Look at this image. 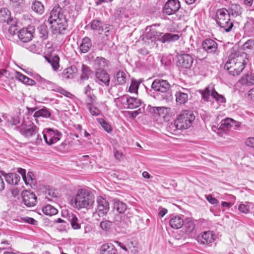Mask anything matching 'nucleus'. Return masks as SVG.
<instances>
[{
  "label": "nucleus",
  "mask_w": 254,
  "mask_h": 254,
  "mask_svg": "<svg viewBox=\"0 0 254 254\" xmlns=\"http://www.w3.org/2000/svg\"><path fill=\"white\" fill-rule=\"evenodd\" d=\"M46 60L50 63L53 69L56 70L59 67L60 58L58 56L45 57Z\"/></svg>",
  "instance_id": "36"
},
{
  "label": "nucleus",
  "mask_w": 254,
  "mask_h": 254,
  "mask_svg": "<svg viewBox=\"0 0 254 254\" xmlns=\"http://www.w3.org/2000/svg\"><path fill=\"white\" fill-rule=\"evenodd\" d=\"M12 18L11 17V12L7 8L0 9V21L6 22L7 24L12 22Z\"/></svg>",
  "instance_id": "24"
},
{
  "label": "nucleus",
  "mask_w": 254,
  "mask_h": 254,
  "mask_svg": "<svg viewBox=\"0 0 254 254\" xmlns=\"http://www.w3.org/2000/svg\"><path fill=\"white\" fill-rule=\"evenodd\" d=\"M151 89L155 91L154 97L157 100L170 101L173 98L171 86L167 80L155 79L151 84Z\"/></svg>",
  "instance_id": "4"
},
{
  "label": "nucleus",
  "mask_w": 254,
  "mask_h": 254,
  "mask_svg": "<svg viewBox=\"0 0 254 254\" xmlns=\"http://www.w3.org/2000/svg\"><path fill=\"white\" fill-rule=\"evenodd\" d=\"M166 108L163 107H155L153 108V111L155 113L160 114V112H163Z\"/></svg>",
  "instance_id": "60"
},
{
  "label": "nucleus",
  "mask_w": 254,
  "mask_h": 254,
  "mask_svg": "<svg viewBox=\"0 0 254 254\" xmlns=\"http://www.w3.org/2000/svg\"><path fill=\"white\" fill-rule=\"evenodd\" d=\"M15 74V77L23 83L31 86L36 85V81L28 77L21 72L16 71Z\"/></svg>",
  "instance_id": "27"
},
{
  "label": "nucleus",
  "mask_w": 254,
  "mask_h": 254,
  "mask_svg": "<svg viewBox=\"0 0 254 254\" xmlns=\"http://www.w3.org/2000/svg\"><path fill=\"white\" fill-rule=\"evenodd\" d=\"M181 8L179 0H168L163 7V13L167 15L175 14Z\"/></svg>",
  "instance_id": "12"
},
{
  "label": "nucleus",
  "mask_w": 254,
  "mask_h": 254,
  "mask_svg": "<svg viewBox=\"0 0 254 254\" xmlns=\"http://www.w3.org/2000/svg\"><path fill=\"white\" fill-rule=\"evenodd\" d=\"M8 25H9V27L8 28V32L9 34H10L11 35H14L16 34V32L17 30V24L16 23V21L13 20L12 19V22L10 24H7Z\"/></svg>",
  "instance_id": "50"
},
{
  "label": "nucleus",
  "mask_w": 254,
  "mask_h": 254,
  "mask_svg": "<svg viewBox=\"0 0 254 254\" xmlns=\"http://www.w3.org/2000/svg\"><path fill=\"white\" fill-rule=\"evenodd\" d=\"M102 22L98 20H94L91 22V28L94 30L109 33L111 31L110 27L107 25L105 27L102 26Z\"/></svg>",
  "instance_id": "23"
},
{
  "label": "nucleus",
  "mask_w": 254,
  "mask_h": 254,
  "mask_svg": "<svg viewBox=\"0 0 254 254\" xmlns=\"http://www.w3.org/2000/svg\"><path fill=\"white\" fill-rule=\"evenodd\" d=\"M153 32H154V28L153 26H150L147 27L145 28L144 34L142 36V40L145 42H153Z\"/></svg>",
  "instance_id": "26"
},
{
  "label": "nucleus",
  "mask_w": 254,
  "mask_h": 254,
  "mask_svg": "<svg viewBox=\"0 0 254 254\" xmlns=\"http://www.w3.org/2000/svg\"><path fill=\"white\" fill-rule=\"evenodd\" d=\"M21 196L23 203L27 207H32L36 205L37 197L33 192L25 190L22 192Z\"/></svg>",
  "instance_id": "17"
},
{
  "label": "nucleus",
  "mask_w": 254,
  "mask_h": 254,
  "mask_svg": "<svg viewBox=\"0 0 254 254\" xmlns=\"http://www.w3.org/2000/svg\"><path fill=\"white\" fill-rule=\"evenodd\" d=\"M34 29L30 26L27 28H23L18 32L19 39L23 42H28L31 40L33 37Z\"/></svg>",
  "instance_id": "18"
},
{
  "label": "nucleus",
  "mask_w": 254,
  "mask_h": 254,
  "mask_svg": "<svg viewBox=\"0 0 254 254\" xmlns=\"http://www.w3.org/2000/svg\"><path fill=\"white\" fill-rule=\"evenodd\" d=\"M51 116V112L47 108L44 107L36 111L33 115L35 120L37 122V118L39 117L49 118Z\"/></svg>",
  "instance_id": "33"
},
{
  "label": "nucleus",
  "mask_w": 254,
  "mask_h": 254,
  "mask_svg": "<svg viewBox=\"0 0 254 254\" xmlns=\"http://www.w3.org/2000/svg\"><path fill=\"white\" fill-rule=\"evenodd\" d=\"M90 113L92 116H98L100 114V110L97 108H92L91 106L89 107Z\"/></svg>",
  "instance_id": "56"
},
{
  "label": "nucleus",
  "mask_w": 254,
  "mask_h": 254,
  "mask_svg": "<svg viewBox=\"0 0 254 254\" xmlns=\"http://www.w3.org/2000/svg\"><path fill=\"white\" fill-rule=\"evenodd\" d=\"M241 123L237 122L232 119V128L234 129H237L239 127H240Z\"/></svg>",
  "instance_id": "59"
},
{
  "label": "nucleus",
  "mask_w": 254,
  "mask_h": 254,
  "mask_svg": "<svg viewBox=\"0 0 254 254\" xmlns=\"http://www.w3.org/2000/svg\"><path fill=\"white\" fill-rule=\"evenodd\" d=\"M139 83L136 81H132L128 91L130 93H137Z\"/></svg>",
  "instance_id": "51"
},
{
  "label": "nucleus",
  "mask_w": 254,
  "mask_h": 254,
  "mask_svg": "<svg viewBox=\"0 0 254 254\" xmlns=\"http://www.w3.org/2000/svg\"><path fill=\"white\" fill-rule=\"evenodd\" d=\"M95 64L100 67H104L108 65L107 61L104 58L98 57L95 60Z\"/></svg>",
  "instance_id": "46"
},
{
  "label": "nucleus",
  "mask_w": 254,
  "mask_h": 254,
  "mask_svg": "<svg viewBox=\"0 0 254 254\" xmlns=\"http://www.w3.org/2000/svg\"><path fill=\"white\" fill-rule=\"evenodd\" d=\"M20 133L26 138H30L36 135L38 132V128L32 123H27L24 121L20 126L15 127Z\"/></svg>",
  "instance_id": "8"
},
{
  "label": "nucleus",
  "mask_w": 254,
  "mask_h": 254,
  "mask_svg": "<svg viewBox=\"0 0 254 254\" xmlns=\"http://www.w3.org/2000/svg\"><path fill=\"white\" fill-rule=\"evenodd\" d=\"M94 201V196L90 191L81 189L78 190L74 198L71 200V204L78 210L82 208L89 209L93 208Z\"/></svg>",
  "instance_id": "3"
},
{
  "label": "nucleus",
  "mask_w": 254,
  "mask_h": 254,
  "mask_svg": "<svg viewBox=\"0 0 254 254\" xmlns=\"http://www.w3.org/2000/svg\"><path fill=\"white\" fill-rule=\"evenodd\" d=\"M138 53L142 55H147L149 54V51L146 48H141L138 50Z\"/></svg>",
  "instance_id": "62"
},
{
  "label": "nucleus",
  "mask_w": 254,
  "mask_h": 254,
  "mask_svg": "<svg viewBox=\"0 0 254 254\" xmlns=\"http://www.w3.org/2000/svg\"><path fill=\"white\" fill-rule=\"evenodd\" d=\"M127 208L126 203L119 199L114 200V209L119 213H124Z\"/></svg>",
  "instance_id": "34"
},
{
  "label": "nucleus",
  "mask_w": 254,
  "mask_h": 254,
  "mask_svg": "<svg viewBox=\"0 0 254 254\" xmlns=\"http://www.w3.org/2000/svg\"><path fill=\"white\" fill-rule=\"evenodd\" d=\"M248 61L247 54L246 53L231 54L225 67L230 74L233 76L239 75L245 68Z\"/></svg>",
  "instance_id": "2"
},
{
  "label": "nucleus",
  "mask_w": 254,
  "mask_h": 254,
  "mask_svg": "<svg viewBox=\"0 0 254 254\" xmlns=\"http://www.w3.org/2000/svg\"><path fill=\"white\" fill-rule=\"evenodd\" d=\"M254 3V0H244V4L248 7H254V6H253Z\"/></svg>",
  "instance_id": "61"
},
{
  "label": "nucleus",
  "mask_w": 254,
  "mask_h": 254,
  "mask_svg": "<svg viewBox=\"0 0 254 254\" xmlns=\"http://www.w3.org/2000/svg\"><path fill=\"white\" fill-rule=\"evenodd\" d=\"M232 128V119L227 118L222 121L219 129L222 130H227Z\"/></svg>",
  "instance_id": "44"
},
{
  "label": "nucleus",
  "mask_w": 254,
  "mask_h": 254,
  "mask_svg": "<svg viewBox=\"0 0 254 254\" xmlns=\"http://www.w3.org/2000/svg\"><path fill=\"white\" fill-rule=\"evenodd\" d=\"M193 62V59L191 55L182 53L178 56V65L184 68H190Z\"/></svg>",
  "instance_id": "16"
},
{
  "label": "nucleus",
  "mask_w": 254,
  "mask_h": 254,
  "mask_svg": "<svg viewBox=\"0 0 254 254\" xmlns=\"http://www.w3.org/2000/svg\"><path fill=\"white\" fill-rule=\"evenodd\" d=\"M199 92L201 93L202 99L204 101H211L210 96H211L217 103L222 104L225 103L226 102V100L224 96L216 91L213 85H210L204 90H200Z\"/></svg>",
  "instance_id": "7"
},
{
  "label": "nucleus",
  "mask_w": 254,
  "mask_h": 254,
  "mask_svg": "<svg viewBox=\"0 0 254 254\" xmlns=\"http://www.w3.org/2000/svg\"><path fill=\"white\" fill-rule=\"evenodd\" d=\"M254 48V40L249 39L243 45L244 50H252Z\"/></svg>",
  "instance_id": "52"
},
{
  "label": "nucleus",
  "mask_w": 254,
  "mask_h": 254,
  "mask_svg": "<svg viewBox=\"0 0 254 254\" xmlns=\"http://www.w3.org/2000/svg\"><path fill=\"white\" fill-rule=\"evenodd\" d=\"M32 76L37 82L38 88L42 90L55 92L58 86L56 83L44 78L38 73L33 74Z\"/></svg>",
  "instance_id": "10"
},
{
  "label": "nucleus",
  "mask_w": 254,
  "mask_h": 254,
  "mask_svg": "<svg viewBox=\"0 0 254 254\" xmlns=\"http://www.w3.org/2000/svg\"><path fill=\"white\" fill-rule=\"evenodd\" d=\"M42 211L45 214L49 216L55 215L58 212V210L55 207L50 204H47L43 207Z\"/></svg>",
  "instance_id": "38"
},
{
  "label": "nucleus",
  "mask_w": 254,
  "mask_h": 254,
  "mask_svg": "<svg viewBox=\"0 0 254 254\" xmlns=\"http://www.w3.org/2000/svg\"><path fill=\"white\" fill-rule=\"evenodd\" d=\"M246 144L250 147L254 148V137H249L246 141Z\"/></svg>",
  "instance_id": "58"
},
{
  "label": "nucleus",
  "mask_w": 254,
  "mask_h": 254,
  "mask_svg": "<svg viewBox=\"0 0 254 254\" xmlns=\"http://www.w3.org/2000/svg\"><path fill=\"white\" fill-rule=\"evenodd\" d=\"M39 36L43 39H46L48 37V27L47 26L44 24L41 25L38 28Z\"/></svg>",
  "instance_id": "43"
},
{
  "label": "nucleus",
  "mask_w": 254,
  "mask_h": 254,
  "mask_svg": "<svg viewBox=\"0 0 254 254\" xmlns=\"http://www.w3.org/2000/svg\"><path fill=\"white\" fill-rule=\"evenodd\" d=\"M98 122L101 125L104 129L107 132H111L112 129L110 125L107 123L103 119L99 118L97 119Z\"/></svg>",
  "instance_id": "47"
},
{
  "label": "nucleus",
  "mask_w": 254,
  "mask_h": 254,
  "mask_svg": "<svg viewBox=\"0 0 254 254\" xmlns=\"http://www.w3.org/2000/svg\"><path fill=\"white\" fill-rule=\"evenodd\" d=\"M215 235L212 232H204L201 235L198 236L197 241L201 244L207 245L213 242L215 240Z\"/></svg>",
  "instance_id": "19"
},
{
  "label": "nucleus",
  "mask_w": 254,
  "mask_h": 254,
  "mask_svg": "<svg viewBox=\"0 0 254 254\" xmlns=\"http://www.w3.org/2000/svg\"><path fill=\"white\" fill-rule=\"evenodd\" d=\"M2 175L4 177L5 181L9 184L12 185H17L19 181L20 180V176L14 173H10L5 174L2 173Z\"/></svg>",
  "instance_id": "22"
},
{
  "label": "nucleus",
  "mask_w": 254,
  "mask_h": 254,
  "mask_svg": "<svg viewBox=\"0 0 254 254\" xmlns=\"http://www.w3.org/2000/svg\"><path fill=\"white\" fill-rule=\"evenodd\" d=\"M23 220L25 222H26L28 224H30L32 225H36L37 223V221L36 220L30 217H24L23 218Z\"/></svg>",
  "instance_id": "55"
},
{
  "label": "nucleus",
  "mask_w": 254,
  "mask_h": 254,
  "mask_svg": "<svg viewBox=\"0 0 254 254\" xmlns=\"http://www.w3.org/2000/svg\"><path fill=\"white\" fill-rule=\"evenodd\" d=\"M202 49L209 54L218 55V45L216 41L210 38L204 39L201 44Z\"/></svg>",
  "instance_id": "13"
},
{
  "label": "nucleus",
  "mask_w": 254,
  "mask_h": 254,
  "mask_svg": "<svg viewBox=\"0 0 254 254\" xmlns=\"http://www.w3.org/2000/svg\"><path fill=\"white\" fill-rule=\"evenodd\" d=\"M253 205L252 203L245 202L244 203H241L238 207L239 210L244 213H249L251 209L253 208Z\"/></svg>",
  "instance_id": "40"
},
{
  "label": "nucleus",
  "mask_w": 254,
  "mask_h": 254,
  "mask_svg": "<svg viewBox=\"0 0 254 254\" xmlns=\"http://www.w3.org/2000/svg\"><path fill=\"white\" fill-rule=\"evenodd\" d=\"M77 72V69L74 65H72L66 69H65L63 73L62 76L66 79L72 78L74 74Z\"/></svg>",
  "instance_id": "32"
},
{
  "label": "nucleus",
  "mask_w": 254,
  "mask_h": 254,
  "mask_svg": "<svg viewBox=\"0 0 254 254\" xmlns=\"http://www.w3.org/2000/svg\"><path fill=\"white\" fill-rule=\"evenodd\" d=\"M176 101L180 104L185 103L188 99V95L187 93L182 92H177L176 94Z\"/></svg>",
  "instance_id": "42"
},
{
  "label": "nucleus",
  "mask_w": 254,
  "mask_h": 254,
  "mask_svg": "<svg viewBox=\"0 0 254 254\" xmlns=\"http://www.w3.org/2000/svg\"><path fill=\"white\" fill-rule=\"evenodd\" d=\"M122 101H126L127 104V108L133 109L138 107L141 105V101L134 97H128L127 95L121 97Z\"/></svg>",
  "instance_id": "20"
},
{
  "label": "nucleus",
  "mask_w": 254,
  "mask_h": 254,
  "mask_svg": "<svg viewBox=\"0 0 254 254\" xmlns=\"http://www.w3.org/2000/svg\"><path fill=\"white\" fill-rule=\"evenodd\" d=\"M46 196L45 198L48 199V200H50L51 199L49 197L56 198L57 197L58 192L57 191L52 190V189H48L47 190L45 191Z\"/></svg>",
  "instance_id": "49"
},
{
  "label": "nucleus",
  "mask_w": 254,
  "mask_h": 254,
  "mask_svg": "<svg viewBox=\"0 0 254 254\" xmlns=\"http://www.w3.org/2000/svg\"><path fill=\"white\" fill-rule=\"evenodd\" d=\"M240 83L242 84L251 85L254 84V74L247 73L244 75L240 80Z\"/></svg>",
  "instance_id": "35"
},
{
  "label": "nucleus",
  "mask_w": 254,
  "mask_h": 254,
  "mask_svg": "<svg viewBox=\"0 0 254 254\" xmlns=\"http://www.w3.org/2000/svg\"><path fill=\"white\" fill-rule=\"evenodd\" d=\"M248 96L251 98V99L254 101V88L251 89L249 91Z\"/></svg>",
  "instance_id": "64"
},
{
  "label": "nucleus",
  "mask_w": 254,
  "mask_h": 254,
  "mask_svg": "<svg viewBox=\"0 0 254 254\" xmlns=\"http://www.w3.org/2000/svg\"><path fill=\"white\" fill-rule=\"evenodd\" d=\"M185 228L186 232L188 233H191L195 228V224L194 222L190 219H188L186 222L185 223Z\"/></svg>",
  "instance_id": "45"
},
{
  "label": "nucleus",
  "mask_w": 254,
  "mask_h": 254,
  "mask_svg": "<svg viewBox=\"0 0 254 254\" xmlns=\"http://www.w3.org/2000/svg\"><path fill=\"white\" fill-rule=\"evenodd\" d=\"M44 139L48 145H52L61 139L62 136L61 132L58 130H54L51 128H46L42 132Z\"/></svg>",
  "instance_id": "11"
},
{
  "label": "nucleus",
  "mask_w": 254,
  "mask_h": 254,
  "mask_svg": "<svg viewBox=\"0 0 254 254\" xmlns=\"http://www.w3.org/2000/svg\"><path fill=\"white\" fill-rule=\"evenodd\" d=\"M92 46L91 39L88 37H85L82 40L81 43L79 46L80 51L82 53H86Z\"/></svg>",
  "instance_id": "29"
},
{
  "label": "nucleus",
  "mask_w": 254,
  "mask_h": 254,
  "mask_svg": "<svg viewBox=\"0 0 254 254\" xmlns=\"http://www.w3.org/2000/svg\"><path fill=\"white\" fill-rule=\"evenodd\" d=\"M95 77V81L98 84L106 87L109 86L110 75L104 69L99 68L96 72Z\"/></svg>",
  "instance_id": "15"
},
{
  "label": "nucleus",
  "mask_w": 254,
  "mask_h": 254,
  "mask_svg": "<svg viewBox=\"0 0 254 254\" xmlns=\"http://www.w3.org/2000/svg\"><path fill=\"white\" fill-rule=\"evenodd\" d=\"M68 220L73 229L78 230L80 228V220L78 218L76 214L73 213L69 214Z\"/></svg>",
  "instance_id": "30"
},
{
  "label": "nucleus",
  "mask_w": 254,
  "mask_h": 254,
  "mask_svg": "<svg viewBox=\"0 0 254 254\" xmlns=\"http://www.w3.org/2000/svg\"><path fill=\"white\" fill-rule=\"evenodd\" d=\"M81 74L80 79L81 80H87L89 76L93 73V71L88 65L82 64L81 68Z\"/></svg>",
  "instance_id": "31"
},
{
  "label": "nucleus",
  "mask_w": 254,
  "mask_h": 254,
  "mask_svg": "<svg viewBox=\"0 0 254 254\" xmlns=\"http://www.w3.org/2000/svg\"><path fill=\"white\" fill-rule=\"evenodd\" d=\"M87 96V104L88 106L93 105L96 101V97L93 94L89 93L86 95Z\"/></svg>",
  "instance_id": "54"
},
{
  "label": "nucleus",
  "mask_w": 254,
  "mask_h": 254,
  "mask_svg": "<svg viewBox=\"0 0 254 254\" xmlns=\"http://www.w3.org/2000/svg\"><path fill=\"white\" fill-rule=\"evenodd\" d=\"M100 254H117V249L112 244H104L100 249Z\"/></svg>",
  "instance_id": "25"
},
{
  "label": "nucleus",
  "mask_w": 254,
  "mask_h": 254,
  "mask_svg": "<svg viewBox=\"0 0 254 254\" xmlns=\"http://www.w3.org/2000/svg\"><path fill=\"white\" fill-rule=\"evenodd\" d=\"M10 122L12 125H16L20 123V120L18 117L13 118L11 119Z\"/></svg>",
  "instance_id": "63"
},
{
  "label": "nucleus",
  "mask_w": 254,
  "mask_h": 254,
  "mask_svg": "<svg viewBox=\"0 0 254 254\" xmlns=\"http://www.w3.org/2000/svg\"><path fill=\"white\" fill-rule=\"evenodd\" d=\"M31 8L36 13L41 14L44 11V6L41 2L38 0L33 1Z\"/></svg>",
  "instance_id": "37"
},
{
  "label": "nucleus",
  "mask_w": 254,
  "mask_h": 254,
  "mask_svg": "<svg viewBox=\"0 0 254 254\" xmlns=\"http://www.w3.org/2000/svg\"><path fill=\"white\" fill-rule=\"evenodd\" d=\"M215 20L218 25L226 32H230L233 27L228 9L222 8L218 9L216 13Z\"/></svg>",
  "instance_id": "6"
},
{
  "label": "nucleus",
  "mask_w": 254,
  "mask_h": 254,
  "mask_svg": "<svg viewBox=\"0 0 254 254\" xmlns=\"http://www.w3.org/2000/svg\"><path fill=\"white\" fill-rule=\"evenodd\" d=\"M206 198L208 201L212 204H215L218 203V200L215 197H212V196L211 195H208Z\"/></svg>",
  "instance_id": "57"
},
{
  "label": "nucleus",
  "mask_w": 254,
  "mask_h": 254,
  "mask_svg": "<svg viewBox=\"0 0 254 254\" xmlns=\"http://www.w3.org/2000/svg\"><path fill=\"white\" fill-rule=\"evenodd\" d=\"M183 216L177 215L172 217L170 221L169 224L170 226L174 229H178L184 225V220Z\"/></svg>",
  "instance_id": "21"
},
{
  "label": "nucleus",
  "mask_w": 254,
  "mask_h": 254,
  "mask_svg": "<svg viewBox=\"0 0 254 254\" xmlns=\"http://www.w3.org/2000/svg\"><path fill=\"white\" fill-rule=\"evenodd\" d=\"M153 35L154 42L158 41L162 43L173 42L180 38V36L178 34L170 33H164L158 31L154 28Z\"/></svg>",
  "instance_id": "9"
},
{
  "label": "nucleus",
  "mask_w": 254,
  "mask_h": 254,
  "mask_svg": "<svg viewBox=\"0 0 254 254\" xmlns=\"http://www.w3.org/2000/svg\"><path fill=\"white\" fill-rule=\"evenodd\" d=\"M68 12L59 5L55 6L50 12L47 22L51 25L52 32L55 34H64L67 31Z\"/></svg>",
  "instance_id": "1"
},
{
  "label": "nucleus",
  "mask_w": 254,
  "mask_h": 254,
  "mask_svg": "<svg viewBox=\"0 0 254 254\" xmlns=\"http://www.w3.org/2000/svg\"><path fill=\"white\" fill-rule=\"evenodd\" d=\"M96 201L97 207L96 213L99 216H104L109 211V203L105 198L102 196H98Z\"/></svg>",
  "instance_id": "14"
},
{
  "label": "nucleus",
  "mask_w": 254,
  "mask_h": 254,
  "mask_svg": "<svg viewBox=\"0 0 254 254\" xmlns=\"http://www.w3.org/2000/svg\"><path fill=\"white\" fill-rule=\"evenodd\" d=\"M55 92L60 93L69 98H72L73 97V95L71 93L60 87L59 85L57 86Z\"/></svg>",
  "instance_id": "48"
},
{
  "label": "nucleus",
  "mask_w": 254,
  "mask_h": 254,
  "mask_svg": "<svg viewBox=\"0 0 254 254\" xmlns=\"http://www.w3.org/2000/svg\"><path fill=\"white\" fill-rule=\"evenodd\" d=\"M228 12L230 15L236 17L238 16H240L242 12L243 8L238 4H232L229 7Z\"/></svg>",
  "instance_id": "28"
},
{
  "label": "nucleus",
  "mask_w": 254,
  "mask_h": 254,
  "mask_svg": "<svg viewBox=\"0 0 254 254\" xmlns=\"http://www.w3.org/2000/svg\"><path fill=\"white\" fill-rule=\"evenodd\" d=\"M127 74L123 71H119L115 75V79L119 85H123L126 82Z\"/></svg>",
  "instance_id": "39"
},
{
  "label": "nucleus",
  "mask_w": 254,
  "mask_h": 254,
  "mask_svg": "<svg viewBox=\"0 0 254 254\" xmlns=\"http://www.w3.org/2000/svg\"><path fill=\"white\" fill-rule=\"evenodd\" d=\"M112 225V222L109 220H105L101 222L100 227L102 229L107 231L110 229Z\"/></svg>",
  "instance_id": "53"
},
{
  "label": "nucleus",
  "mask_w": 254,
  "mask_h": 254,
  "mask_svg": "<svg viewBox=\"0 0 254 254\" xmlns=\"http://www.w3.org/2000/svg\"><path fill=\"white\" fill-rule=\"evenodd\" d=\"M23 180L26 185H29L31 186L34 185L36 183L34 175L31 172H29L27 175L24 176Z\"/></svg>",
  "instance_id": "41"
},
{
  "label": "nucleus",
  "mask_w": 254,
  "mask_h": 254,
  "mask_svg": "<svg viewBox=\"0 0 254 254\" xmlns=\"http://www.w3.org/2000/svg\"><path fill=\"white\" fill-rule=\"evenodd\" d=\"M194 119L195 116L192 111H184L178 115L174 123L169 126V128L174 131H175L176 129H188L192 126Z\"/></svg>",
  "instance_id": "5"
}]
</instances>
